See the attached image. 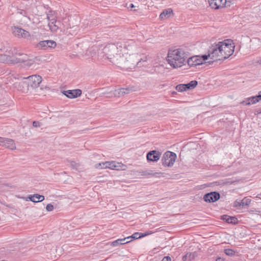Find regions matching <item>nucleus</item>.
Wrapping results in <instances>:
<instances>
[{
    "label": "nucleus",
    "mask_w": 261,
    "mask_h": 261,
    "mask_svg": "<svg viewBox=\"0 0 261 261\" xmlns=\"http://www.w3.org/2000/svg\"><path fill=\"white\" fill-rule=\"evenodd\" d=\"M135 48L133 40L126 41L124 44L111 43L102 49H99L97 55L99 58L108 59L118 67L124 69H132L138 65L142 59L138 54H131Z\"/></svg>",
    "instance_id": "nucleus-1"
},
{
    "label": "nucleus",
    "mask_w": 261,
    "mask_h": 261,
    "mask_svg": "<svg viewBox=\"0 0 261 261\" xmlns=\"http://www.w3.org/2000/svg\"><path fill=\"white\" fill-rule=\"evenodd\" d=\"M6 54L0 55V62L3 63H21L25 67H30L34 63V61L24 54L17 53L15 49L6 50Z\"/></svg>",
    "instance_id": "nucleus-2"
},
{
    "label": "nucleus",
    "mask_w": 261,
    "mask_h": 261,
    "mask_svg": "<svg viewBox=\"0 0 261 261\" xmlns=\"http://www.w3.org/2000/svg\"><path fill=\"white\" fill-rule=\"evenodd\" d=\"M187 56L182 49H170L168 51L167 61L173 68H177L185 64Z\"/></svg>",
    "instance_id": "nucleus-3"
},
{
    "label": "nucleus",
    "mask_w": 261,
    "mask_h": 261,
    "mask_svg": "<svg viewBox=\"0 0 261 261\" xmlns=\"http://www.w3.org/2000/svg\"><path fill=\"white\" fill-rule=\"evenodd\" d=\"M219 43L222 52L223 60L228 58L233 54L234 45L232 40H225L223 41L219 42Z\"/></svg>",
    "instance_id": "nucleus-4"
},
{
    "label": "nucleus",
    "mask_w": 261,
    "mask_h": 261,
    "mask_svg": "<svg viewBox=\"0 0 261 261\" xmlns=\"http://www.w3.org/2000/svg\"><path fill=\"white\" fill-rule=\"evenodd\" d=\"M219 42L214 44L208 49L209 57L213 60V61L224 60Z\"/></svg>",
    "instance_id": "nucleus-5"
},
{
    "label": "nucleus",
    "mask_w": 261,
    "mask_h": 261,
    "mask_svg": "<svg viewBox=\"0 0 261 261\" xmlns=\"http://www.w3.org/2000/svg\"><path fill=\"white\" fill-rule=\"evenodd\" d=\"M176 158V154L169 151H166L162 159V164L165 167H172Z\"/></svg>",
    "instance_id": "nucleus-6"
},
{
    "label": "nucleus",
    "mask_w": 261,
    "mask_h": 261,
    "mask_svg": "<svg viewBox=\"0 0 261 261\" xmlns=\"http://www.w3.org/2000/svg\"><path fill=\"white\" fill-rule=\"evenodd\" d=\"M135 91V89L134 87H130L127 88H120L119 89L115 90L113 92H111L110 93V95L107 97H112L113 96H114L120 97Z\"/></svg>",
    "instance_id": "nucleus-7"
},
{
    "label": "nucleus",
    "mask_w": 261,
    "mask_h": 261,
    "mask_svg": "<svg viewBox=\"0 0 261 261\" xmlns=\"http://www.w3.org/2000/svg\"><path fill=\"white\" fill-rule=\"evenodd\" d=\"M29 83L30 84V88L32 90H35L37 88L39 84L42 82V77L41 76L38 75H33L31 76H29L27 77Z\"/></svg>",
    "instance_id": "nucleus-8"
},
{
    "label": "nucleus",
    "mask_w": 261,
    "mask_h": 261,
    "mask_svg": "<svg viewBox=\"0 0 261 261\" xmlns=\"http://www.w3.org/2000/svg\"><path fill=\"white\" fill-rule=\"evenodd\" d=\"M12 32L14 36L18 38L29 39L30 37V34L29 32L19 27H14L13 28Z\"/></svg>",
    "instance_id": "nucleus-9"
},
{
    "label": "nucleus",
    "mask_w": 261,
    "mask_h": 261,
    "mask_svg": "<svg viewBox=\"0 0 261 261\" xmlns=\"http://www.w3.org/2000/svg\"><path fill=\"white\" fill-rule=\"evenodd\" d=\"M57 46L55 41L51 40H43L40 41L36 45V47L42 49H46L48 48H54Z\"/></svg>",
    "instance_id": "nucleus-10"
},
{
    "label": "nucleus",
    "mask_w": 261,
    "mask_h": 261,
    "mask_svg": "<svg viewBox=\"0 0 261 261\" xmlns=\"http://www.w3.org/2000/svg\"><path fill=\"white\" fill-rule=\"evenodd\" d=\"M23 79L24 81L19 82L16 85V87L19 90L21 91L24 93H31L32 90L30 88V84L27 77L23 78Z\"/></svg>",
    "instance_id": "nucleus-11"
},
{
    "label": "nucleus",
    "mask_w": 261,
    "mask_h": 261,
    "mask_svg": "<svg viewBox=\"0 0 261 261\" xmlns=\"http://www.w3.org/2000/svg\"><path fill=\"white\" fill-rule=\"evenodd\" d=\"M0 145L11 150L16 149L14 141L11 139L0 137Z\"/></svg>",
    "instance_id": "nucleus-12"
},
{
    "label": "nucleus",
    "mask_w": 261,
    "mask_h": 261,
    "mask_svg": "<svg viewBox=\"0 0 261 261\" xmlns=\"http://www.w3.org/2000/svg\"><path fill=\"white\" fill-rule=\"evenodd\" d=\"M220 195L218 192H213L204 195L203 199L206 202H214L220 198Z\"/></svg>",
    "instance_id": "nucleus-13"
},
{
    "label": "nucleus",
    "mask_w": 261,
    "mask_h": 261,
    "mask_svg": "<svg viewBox=\"0 0 261 261\" xmlns=\"http://www.w3.org/2000/svg\"><path fill=\"white\" fill-rule=\"evenodd\" d=\"M210 7L214 9L223 8L226 3V0H208Z\"/></svg>",
    "instance_id": "nucleus-14"
},
{
    "label": "nucleus",
    "mask_w": 261,
    "mask_h": 261,
    "mask_svg": "<svg viewBox=\"0 0 261 261\" xmlns=\"http://www.w3.org/2000/svg\"><path fill=\"white\" fill-rule=\"evenodd\" d=\"M161 153L156 150H152L147 154V159L148 161L157 162L159 160Z\"/></svg>",
    "instance_id": "nucleus-15"
},
{
    "label": "nucleus",
    "mask_w": 261,
    "mask_h": 261,
    "mask_svg": "<svg viewBox=\"0 0 261 261\" xmlns=\"http://www.w3.org/2000/svg\"><path fill=\"white\" fill-rule=\"evenodd\" d=\"M200 60L201 57L200 56H195L187 59L186 62L189 66H196L202 64Z\"/></svg>",
    "instance_id": "nucleus-16"
},
{
    "label": "nucleus",
    "mask_w": 261,
    "mask_h": 261,
    "mask_svg": "<svg viewBox=\"0 0 261 261\" xmlns=\"http://www.w3.org/2000/svg\"><path fill=\"white\" fill-rule=\"evenodd\" d=\"M63 93L69 98H76L82 94V91L80 89L73 90L64 91Z\"/></svg>",
    "instance_id": "nucleus-17"
},
{
    "label": "nucleus",
    "mask_w": 261,
    "mask_h": 261,
    "mask_svg": "<svg viewBox=\"0 0 261 261\" xmlns=\"http://www.w3.org/2000/svg\"><path fill=\"white\" fill-rule=\"evenodd\" d=\"M51 21L48 22V27L52 32H56L59 29L60 24L59 21H57L56 19H50Z\"/></svg>",
    "instance_id": "nucleus-18"
},
{
    "label": "nucleus",
    "mask_w": 261,
    "mask_h": 261,
    "mask_svg": "<svg viewBox=\"0 0 261 261\" xmlns=\"http://www.w3.org/2000/svg\"><path fill=\"white\" fill-rule=\"evenodd\" d=\"M259 98H261L260 95H256L255 96H252L246 99L242 102L243 103H245V105L248 106L251 104H254L259 101Z\"/></svg>",
    "instance_id": "nucleus-19"
},
{
    "label": "nucleus",
    "mask_w": 261,
    "mask_h": 261,
    "mask_svg": "<svg viewBox=\"0 0 261 261\" xmlns=\"http://www.w3.org/2000/svg\"><path fill=\"white\" fill-rule=\"evenodd\" d=\"M28 198L33 202H38L42 201L44 199V196L38 194L30 195Z\"/></svg>",
    "instance_id": "nucleus-20"
},
{
    "label": "nucleus",
    "mask_w": 261,
    "mask_h": 261,
    "mask_svg": "<svg viewBox=\"0 0 261 261\" xmlns=\"http://www.w3.org/2000/svg\"><path fill=\"white\" fill-rule=\"evenodd\" d=\"M222 219L228 223L236 224L238 222V219L235 217H230L226 215L222 216Z\"/></svg>",
    "instance_id": "nucleus-21"
},
{
    "label": "nucleus",
    "mask_w": 261,
    "mask_h": 261,
    "mask_svg": "<svg viewBox=\"0 0 261 261\" xmlns=\"http://www.w3.org/2000/svg\"><path fill=\"white\" fill-rule=\"evenodd\" d=\"M171 14H173V11L171 9H165L160 15V18L161 19L167 18L170 16Z\"/></svg>",
    "instance_id": "nucleus-22"
},
{
    "label": "nucleus",
    "mask_w": 261,
    "mask_h": 261,
    "mask_svg": "<svg viewBox=\"0 0 261 261\" xmlns=\"http://www.w3.org/2000/svg\"><path fill=\"white\" fill-rule=\"evenodd\" d=\"M127 239H129V238H125L123 239H119L117 240H115L111 243V245L113 247L117 246L119 245L125 244L128 243H129L130 241H127L125 242H123V241H125Z\"/></svg>",
    "instance_id": "nucleus-23"
},
{
    "label": "nucleus",
    "mask_w": 261,
    "mask_h": 261,
    "mask_svg": "<svg viewBox=\"0 0 261 261\" xmlns=\"http://www.w3.org/2000/svg\"><path fill=\"white\" fill-rule=\"evenodd\" d=\"M197 82L196 81H192L190 83L184 84V86L185 87L186 90H192L197 85Z\"/></svg>",
    "instance_id": "nucleus-24"
},
{
    "label": "nucleus",
    "mask_w": 261,
    "mask_h": 261,
    "mask_svg": "<svg viewBox=\"0 0 261 261\" xmlns=\"http://www.w3.org/2000/svg\"><path fill=\"white\" fill-rule=\"evenodd\" d=\"M151 232H148L147 233H145V234H143V233H139V232H136V233H134L132 236L127 237V238H129V239H137L140 238L141 237H145L147 234H151Z\"/></svg>",
    "instance_id": "nucleus-25"
},
{
    "label": "nucleus",
    "mask_w": 261,
    "mask_h": 261,
    "mask_svg": "<svg viewBox=\"0 0 261 261\" xmlns=\"http://www.w3.org/2000/svg\"><path fill=\"white\" fill-rule=\"evenodd\" d=\"M121 165L120 163H116L114 161L110 162V165L109 168L113 170H119Z\"/></svg>",
    "instance_id": "nucleus-26"
},
{
    "label": "nucleus",
    "mask_w": 261,
    "mask_h": 261,
    "mask_svg": "<svg viewBox=\"0 0 261 261\" xmlns=\"http://www.w3.org/2000/svg\"><path fill=\"white\" fill-rule=\"evenodd\" d=\"M110 162H102L95 165L96 168L106 169L109 168Z\"/></svg>",
    "instance_id": "nucleus-27"
},
{
    "label": "nucleus",
    "mask_w": 261,
    "mask_h": 261,
    "mask_svg": "<svg viewBox=\"0 0 261 261\" xmlns=\"http://www.w3.org/2000/svg\"><path fill=\"white\" fill-rule=\"evenodd\" d=\"M194 255L192 253H188L185 255H184L182 257V260L184 261H190L192 259H194Z\"/></svg>",
    "instance_id": "nucleus-28"
},
{
    "label": "nucleus",
    "mask_w": 261,
    "mask_h": 261,
    "mask_svg": "<svg viewBox=\"0 0 261 261\" xmlns=\"http://www.w3.org/2000/svg\"><path fill=\"white\" fill-rule=\"evenodd\" d=\"M157 173H153L151 170H144L141 172V175L143 176H155Z\"/></svg>",
    "instance_id": "nucleus-29"
},
{
    "label": "nucleus",
    "mask_w": 261,
    "mask_h": 261,
    "mask_svg": "<svg viewBox=\"0 0 261 261\" xmlns=\"http://www.w3.org/2000/svg\"><path fill=\"white\" fill-rule=\"evenodd\" d=\"M96 48H92L86 51V55L93 57L96 54Z\"/></svg>",
    "instance_id": "nucleus-30"
},
{
    "label": "nucleus",
    "mask_w": 261,
    "mask_h": 261,
    "mask_svg": "<svg viewBox=\"0 0 261 261\" xmlns=\"http://www.w3.org/2000/svg\"><path fill=\"white\" fill-rule=\"evenodd\" d=\"M251 202V199L249 198H248L247 197L244 198L243 199H242L241 201V204H242V206H247L249 205Z\"/></svg>",
    "instance_id": "nucleus-31"
},
{
    "label": "nucleus",
    "mask_w": 261,
    "mask_h": 261,
    "mask_svg": "<svg viewBox=\"0 0 261 261\" xmlns=\"http://www.w3.org/2000/svg\"><path fill=\"white\" fill-rule=\"evenodd\" d=\"M175 88L176 90L179 92H184L186 91L184 84H179L176 86Z\"/></svg>",
    "instance_id": "nucleus-32"
},
{
    "label": "nucleus",
    "mask_w": 261,
    "mask_h": 261,
    "mask_svg": "<svg viewBox=\"0 0 261 261\" xmlns=\"http://www.w3.org/2000/svg\"><path fill=\"white\" fill-rule=\"evenodd\" d=\"M224 252L227 255L230 256L234 255L235 253L233 250L230 249H225Z\"/></svg>",
    "instance_id": "nucleus-33"
},
{
    "label": "nucleus",
    "mask_w": 261,
    "mask_h": 261,
    "mask_svg": "<svg viewBox=\"0 0 261 261\" xmlns=\"http://www.w3.org/2000/svg\"><path fill=\"white\" fill-rule=\"evenodd\" d=\"M70 166L71 167V168L73 169H76L77 170L78 167H79V164L75 163V162L74 161H70Z\"/></svg>",
    "instance_id": "nucleus-34"
},
{
    "label": "nucleus",
    "mask_w": 261,
    "mask_h": 261,
    "mask_svg": "<svg viewBox=\"0 0 261 261\" xmlns=\"http://www.w3.org/2000/svg\"><path fill=\"white\" fill-rule=\"evenodd\" d=\"M46 210L48 212H51L54 210V206L52 204L49 203L46 206Z\"/></svg>",
    "instance_id": "nucleus-35"
},
{
    "label": "nucleus",
    "mask_w": 261,
    "mask_h": 261,
    "mask_svg": "<svg viewBox=\"0 0 261 261\" xmlns=\"http://www.w3.org/2000/svg\"><path fill=\"white\" fill-rule=\"evenodd\" d=\"M201 57V61L202 62V64L203 63V62L207 60L208 58H210L209 57V56H208V54L207 55H202V56H200Z\"/></svg>",
    "instance_id": "nucleus-36"
},
{
    "label": "nucleus",
    "mask_w": 261,
    "mask_h": 261,
    "mask_svg": "<svg viewBox=\"0 0 261 261\" xmlns=\"http://www.w3.org/2000/svg\"><path fill=\"white\" fill-rule=\"evenodd\" d=\"M33 126L35 127H40L41 126V123L39 121H34L33 122Z\"/></svg>",
    "instance_id": "nucleus-37"
},
{
    "label": "nucleus",
    "mask_w": 261,
    "mask_h": 261,
    "mask_svg": "<svg viewBox=\"0 0 261 261\" xmlns=\"http://www.w3.org/2000/svg\"><path fill=\"white\" fill-rule=\"evenodd\" d=\"M47 19H48V22L51 21L50 19H56L55 17L51 14H47Z\"/></svg>",
    "instance_id": "nucleus-38"
},
{
    "label": "nucleus",
    "mask_w": 261,
    "mask_h": 261,
    "mask_svg": "<svg viewBox=\"0 0 261 261\" xmlns=\"http://www.w3.org/2000/svg\"><path fill=\"white\" fill-rule=\"evenodd\" d=\"M241 201H239L238 200H236L234 202V206L236 207L240 206H242V204H241Z\"/></svg>",
    "instance_id": "nucleus-39"
},
{
    "label": "nucleus",
    "mask_w": 261,
    "mask_h": 261,
    "mask_svg": "<svg viewBox=\"0 0 261 261\" xmlns=\"http://www.w3.org/2000/svg\"><path fill=\"white\" fill-rule=\"evenodd\" d=\"M171 258L169 256H165L164 257L162 261H171Z\"/></svg>",
    "instance_id": "nucleus-40"
},
{
    "label": "nucleus",
    "mask_w": 261,
    "mask_h": 261,
    "mask_svg": "<svg viewBox=\"0 0 261 261\" xmlns=\"http://www.w3.org/2000/svg\"><path fill=\"white\" fill-rule=\"evenodd\" d=\"M254 114H255V115L259 114H261V110H259V109L256 110L255 111Z\"/></svg>",
    "instance_id": "nucleus-41"
},
{
    "label": "nucleus",
    "mask_w": 261,
    "mask_h": 261,
    "mask_svg": "<svg viewBox=\"0 0 261 261\" xmlns=\"http://www.w3.org/2000/svg\"><path fill=\"white\" fill-rule=\"evenodd\" d=\"M216 261H225V259L222 257H218L216 259Z\"/></svg>",
    "instance_id": "nucleus-42"
},
{
    "label": "nucleus",
    "mask_w": 261,
    "mask_h": 261,
    "mask_svg": "<svg viewBox=\"0 0 261 261\" xmlns=\"http://www.w3.org/2000/svg\"><path fill=\"white\" fill-rule=\"evenodd\" d=\"M134 7H135L134 5L133 4H130V5L129 6V8L132 9V8H133Z\"/></svg>",
    "instance_id": "nucleus-43"
},
{
    "label": "nucleus",
    "mask_w": 261,
    "mask_h": 261,
    "mask_svg": "<svg viewBox=\"0 0 261 261\" xmlns=\"http://www.w3.org/2000/svg\"><path fill=\"white\" fill-rule=\"evenodd\" d=\"M257 63L261 64V58H260L259 59L257 60Z\"/></svg>",
    "instance_id": "nucleus-44"
},
{
    "label": "nucleus",
    "mask_w": 261,
    "mask_h": 261,
    "mask_svg": "<svg viewBox=\"0 0 261 261\" xmlns=\"http://www.w3.org/2000/svg\"><path fill=\"white\" fill-rule=\"evenodd\" d=\"M258 95H260L261 96V91L259 92ZM260 99H261V98H259V100H260Z\"/></svg>",
    "instance_id": "nucleus-45"
},
{
    "label": "nucleus",
    "mask_w": 261,
    "mask_h": 261,
    "mask_svg": "<svg viewBox=\"0 0 261 261\" xmlns=\"http://www.w3.org/2000/svg\"><path fill=\"white\" fill-rule=\"evenodd\" d=\"M132 239H127L126 240H125L126 241L125 242H126L127 241H130V242H131L132 241Z\"/></svg>",
    "instance_id": "nucleus-46"
}]
</instances>
